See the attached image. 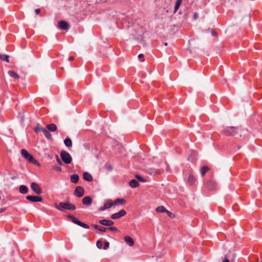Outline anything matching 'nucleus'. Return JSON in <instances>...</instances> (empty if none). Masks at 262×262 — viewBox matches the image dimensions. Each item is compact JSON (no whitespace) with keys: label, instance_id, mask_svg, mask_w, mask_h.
<instances>
[{"label":"nucleus","instance_id":"obj_1","mask_svg":"<svg viewBox=\"0 0 262 262\" xmlns=\"http://www.w3.org/2000/svg\"><path fill=\"white\" fill-rule=\"evenodd\" d=\"M55 208L60 211H63L64 210H74L76 209V206L74 204L67 202H60L59 204H55Z\"/></svg>","mask_w":262,"mask_h":262},{"label":"nucleus","instance_id":"obj_2","mask_svg":"<svg viewBox=\"0 0 262 262\" xmlns=\"http://www.w3.org/2000/svg\"><path fill=\"white\" fill-rule=\"evenodd\" d=\"M21 154L23 157L28 160L29 162L35 165H39L38 161L35 160L34 157L30 154L26 149L21 150Z\"/></svg>","mask_w":262,"mask_h":262},{"label":"nucleus","instance_id":"obj_3","mask_svg":"<svg viewBox=\"0 0 262 262\" xmlns=\"http://www.w3.org/2000/svg\"><path fill=\"white\" fill-rule=\"evenodd\" d=\"M62 161L66 164L71 163L72 158L70 154L65 150H61L60 154Z\"/></svg>","mask_w":262,"mask_h":262},{"label":"nucleus","instance_id":"obj_4","mask_svg":"<svg viewBox=\"0 0 262 262\" xmlns=\"http://www.w3.org/2000/svg\"><path fill=\"white\" fill-rule=\"evenodd\" d=\"M67 217L71 220V221L74 224L83 227L85 229H89V226L84 223L79 221L76 217L71 214L67 215Z\"/></svg>","mask_w":262,"mask_h":262},{"label":"nucleus","instance_id":"obj_5","mask_svg":"<svg viewBox=\"0 0 262 262\" xmlns=\"http://www.w3.org/2000/svg\"><path fill=\"white\" fill-rule=\"evenodd\" d=\"M224 134L227 136H234L237 134V127L234 126H228L223 130Z\"/></svg>","mask_w":262,"mask_h":262},{"label":"nucleus","instance_id":"obj_6","mask_svg":"<svg viewBox=\"0 0 262 262\" xmlns=\"http://www.w3.org/2000/svg\"><path fill=\"white\" fill-rule=\"evenodd\" d=\"M31 188L37 194H40L42 192L41 188L39 185L35 182L31 183Z\"/></svg>","mask_w":262,"mask_h":262},{"label":"nucleus","instance_id":"obj_7","mask_svg":"<svg viewBox=\"0 0 262 262\" xmlns=\"http://www.w3.org/2000/svg\"><path fill=\"white\" fill-rule=\"evenodd\" d=\"M126 214V212L124 209H122L120 210L118 212L112 214L111 217L113 220L118 219L124 216Z\"/></svg>","mask_w":262,"mask_h":262},{"label":"nucleus","instance_id":"obj_8","mask_svg":"<svg viewBox=\"0 0 262 262\" xmlns=\"http://www.w3.org/2000/svg\"><path fill=\"white\" fill-rule=\"evenodd\" d=\"M84 193V190L81 186H77L74 191V195L78 198L82 197Z\"/></svg>","mask_w":262,"mask_h":262},{"label":"nucleus","instance_id":"obj_9","mask_svg":"<svg viewBox=\"0 0 262 262\" xmlns=\"http://www.w3.org/2000/svg\"><path fill=\"white\" fill-rule=\"evenodd\" d=\"M26 199L32 202H41L42 201V198L41 196L35 195H27Z\"/></svg>","mask_w":262,"mask_h":262},{"label":"nucleus","instance_id":"obj_10","mask_svg":"<svg viewBox=\"0 0 262 262\" xmlns=\"http://www.w3.org/2000/svg\"><path fill=\"white\" fill-rule=\"evenodd\" d=\"M206 187L209 190H214L216 188V183L212 180L208 181L206 184Z\"/></svg>","mask_w":262,"mask_h":262},{"label":"nucleus","instance_id":"obj_11","mask_svg":"<svg viewBox=\"0 0 262 262\" xmlns=\"http://www.w3.org/2000/svg\"><path fill=\"white\" fill-rule=\"evenodd\" d=\"M126 203V201L122 198H118L116 199L114 202L113 203H109V206H113V205H117L118 204L123 205Z\"/></svg>","mask_w":262,"mask_h":262},{"label":"nucleus","instance_id":"obj_12","mask_svg":"<svg viewBox=\"0 0 262 262\" xmlns=\"http://www.w3.org/2000/svg\"><path fill=\"white\" fill-rule=\"evenodd\" d=\"M99 223L102 225L105 226H111L114 225V223L112 220L103 219L99 221Z\"/></svg>","mask_w":262,"mask_h":262},{"label":"nucleus","instance_id":"obj_13","mask_svg":"<svg viewBox=\"0 0 262 262\" xmlns=\"http://www.w3.org/2000/svg\"><path fill=\"white\" fill-rule=\"evenodd\" d=\"M59 28L61 30H66L69 28V24L64 20H61L58 23Z\"/></svg>","mask_w":262,"mask_h":262},{"label":"nucleus","instance_id":"obj_14","mask_svg":"<svg viewBox=\"0 0 262 262\" xmlns=\"http://www.w3.org/2000/svg\"><path fill=\"white\" fill-rule=\"evenodd\" d=\"M185 180L190 185H192L195 182V178L189 174L185 178Z\"/></svg>","mask_w":262,"mask_h":262},{"label":"nucleus","instance_id":"obj_15","mask_svg":"<svg viewBox=\"0 0 262 262\" xmlns=\"http://www.w3.org/2000/svg\"><path fill=\"white\" fill-rule=\"evenodd\" d=\"M92 199L90 196L84 197L82 200V203L87 206H90L92 204Z\"/></svg>","mask_w":262,"mask_h":262},{"label":"nucleus","instance_id":"obj_16","mask_svg":"<svg viewBox=\"0 0 262 262\" xmlns=\"http://www.w3.org/2000/svg\"><path fill=\"white\" fill-rule=\"evenodd\" d=\"M83 178L84 180L91 182L93 181V177L92 175L88 172H84L83 173Z\"/></svg>","mask_w":262,"mask_h":262},{"label":"nucleus","instance_id":"obj_17","mask_svg":"<svg viewBox=\"0 0 262 262\" xmlns=\"http://www.w3.org/2000/svg\"><path fill=\"white\" fill-rule=\"evenodd\" d=\"M124 241L126 244H127L129 246H133L134 244V242L133 239L130 237L129 236H125L124 238Z\"/></svg>","mask_w":262,"mask_h":262},{"label":"nucleus","instance_id":"obj_18","mask_svg":"<svg viewBox=\"0 0 262 262\" xmlns=\"http://www.w3.org/2000/svg\"><path fill=\"white\" fill-rule=\"evenodd\" d=\"M156 211L159 213H163V212H166L167 214L168 213H170V212L168 211L164 206H160L158 207L156 209Z\"/></svg>","mask_w":262,"mask_h":262},{"label":"nucleus","instance_id":"obj_19","mask_svg":"<svg viewBox=\"0 0 262 262\" xmlns=\"http://www.w3.org/2000/svg\"><path fill=\"white\" fill-rule=\"evenodd\" d=\"M28 191V188L27 187V186L24 185H21L19 187V192L23 194H26Z\"/></svg>","mask_w":262,"mask_h":262},{"label":"nucleus","instance_id":"obj_20","mask_svg":"<svg viewBox=\"0 0 262 262\" xmlns=\"http://www.w3.org/2000/svg\"><path fill=\"white\" fill-rule=\"evenodd\" d=\"M92 226L96 230H98L101 232H106L107 230H108L107 228L102 227L100 226H99L98 225L93 224Z\"/></svg>","mask_w":262,"mask_h":262},{"label":"nucleus","instance_id":"obj_21","mask_svg":"<svg viewBox=\"0 0 262 262\" xmlns=\"http://www.w3.org/2000/svg\"><path fill=\"white\" fill-rule=\"evenodd\" d=\"M70 180L72 183L76 184L79 180V176L77 174H72L70 177Z\"/></svg>","mask_w":262,"mask_h":262},{"label":"nucleus","instance_id":"obj_22","mask_svg":"<svg viewBox=\"0 0 262 262\" xmlns=\"http://www.w3.org/2000/svg\"><path fill=\"white\" fill-rule=\"evenodd\" d=\"M46 128L50 132H55L57 130V126L54 123L47 124Z\"/></svg>","mask_w":262,"mask_h":262},{"label":"nucleus","instance_id":"obj_23","mask_svg":"<svg viewBox=\"0 0 262 262\" xmlns=\"http://www.w3.org/2000/svg\"><path fill=\"white\" fill-rule=\"evenodd\" d=\"M110 202H112V201L111 200L107 201V202L105 203V204L103 206H101V207H100L99 208L98 210L99 211H104V210L108 208L111 207L112 206H109Z\"/></svg>","mask_w":262,"mask_h":262},{"label":"nucleus","instance_id":"obj_24","mask_svg":"<svg viewBox=\"0 0 262 262\" xmlns=\"http://www.w3.org/2000/svg\"><path fill=\"white\" fill-rule=\"evenodd\" d=\"M64 144L67 147H71L72 146V142L71 139L69 137H67L64 140Z\"/></svg>","mask_w":262,"mask_h":262},{"label":"nucleus","instance_id":"obj_25","mask_svg":"<svg viewBox=\"0 0 262 262\" xmlns=\"http://www.w3.org/2000/svg\"><path fill=\"white\" fill-rule=\"evenodd\" d=\"M8 74L10 77L14 78V80H18L19 76L16 73L14 72V71H9L8 72Z\"/></svg>","mask_w":262,"mask_h":262},{"label":"nucleus","instance_id":"obj_26","mask_svg":"<svg viewBox=\"0 0 262 262\" xmlns=\"http://www.w3.org/2000/svg\"><path fill=\"white\" fill-rule=\"evenodd\" d=\"M42 132H43L46 138L48 140H51L52 139V135L50 134V133L49 132V130L46 129H42Z\"/></svg>","mask_w":262,"mask_h":262},{"label":"nucleus","instance_id":"obj_27","mask_svg":"<svg viewBox=\"0 0 262 262\" xmlns=\"http://www.w3.org/2000/svg\"><path fill=\"white\" fill-rule=\"evenodd\" d=\"M129 185L132 188H136L139 186V184L136 180L133 179L129 182Z\"/></svg>","mask_w":262,"mask_h":262},{"label":"nucleus","instance_id":"obj_28","mask_svg":"<svg viewBox=\"0 0 262 262\" xmlns=\"http://www.w3.org/2000/svg\"><path fill=\"white\" fill-rule=\"evenodd\" d=\"M209 170V168L207 166H203L201 168V174L202 177H204L205 173Z\"/></svg>","mask_w":262,"mask_h":262},{"label":"nucleus","instance_id":"obj_29","mask_svg":"<svg viewBox=\"0 0 262 262\" xmlns=\"http://www.w3.org/2000/svg\"><path fill=\"white\" fill-rule=\"evenodd\" d=\"M0 59L2 60L9 62V56L5 54H0Z\"/></svg>","mask_w":262,"mask_h":262},{"label":"nucleus","instance_id":"obj_30","mask_svg":"<svg viewBox=\"0 0 262 262\" xmlns=\"http://www.w3.org/2000/svg\"><path fill=\"white\" fill-rule=\"evenodd\" d=\"M182 0H177L175 6H174V12H176L177 11L178 9L179 8L181 3H182Z\"/></svg>","mask_w":262,"mask_h":262},{"label":"nucleus","instance_id":"obj_31","mask_svg":"<svg viewBox=\"0 0 262 262\" xmlns=\"http://www.w3.org/2000/svg\"><path fill=\"white\" fill-rule=\"evenodd\" d=\"M34 130L36 133H38L42 131V129L40 128V126L39 123H37L36 124V126L34 128Z\"/></svg>","mask_w":262,"mask_h":262},{"label":"nucleus","instance_id":"obj_32","mask_svg":"<svg viewBox=\"0 0 262 262\" xmlns=\"http://www.w3.org/2000/svg\"><path fill=\"white\" fill-rule=\"evenodd\" d=\"M136 178L140 182H146V180H145L144 178H143L141 176L139 175V174H136Z\"/></svg>","mask_w":262,"mask_h":262},{"label":"nucleus","instance_id":"obj_33","mask_svg":"<svg viewBox=\"0 0 262 262\" xmlns=\"http://www.w3.org/2000/svg\"><path fill=\"white\" fill-rule=\"evenodd\" d=\"M108 230H111L114 232H117L118 231V229L116 227H107Z\"/></svg>","mask_w":262,"mask_h":262},{"label":"nucleus","instance_id":"obj_34","mask_svg":"<svg viewBox=\"0 0 262 262\" xmlns=\"http://www.w3.org/2000/svg\"><path fill=\"white\" fill-rule=\"evenodd\" d=\"M96 246L98 249H101L102 248V243L100 241H98L96 243Z\"/></svg>","mask_w":262,"mask_h":262},{"label":"nucleus","instance_id":"obj_35","mask_svg":"<svg viewBox=\"0 0 262 262\" xmlns=\"http://www.w3.org/2000/svg\"><path fill=\"white\" fill-rule=\"evenodd\" d=\"M110 246V243L106 241H105L104 242V246L103 247V249L104 250H106Z\"/></svg>","mask_w":262,"mask_h":262},{"label":"nucleus","instance_id":"obj_36","mask_svg":"<svg viewBox=\"0 0 262 262\" xmlns=\"http://www.w3.org/2000/svg\"><path fill=\"white\" fill-rule=\"evenodd\" d=\"M56 160L59 165H62V163L61 161L60 160V159H59V158L58 157V156L57 155L56 156Z\"/></svg>","mask_w":262,"mask_h":262},{"label":"nucleus","instance_id":"obj_37","mask_svg":"<svg viewBox=\"0 0 262 262\" xmlns=\"http://www.w3.org/2000/svg\"><path fill=\"white\" fill-rule=\"evenodd\" d=\"M53 168L55 170L58 171H61V168L58 166H53Z\"/></svg>","mask_w":262,"mask_h":262},{"label":"nucleus","instance_id":"obj_38","mask_svg":"<svg viewBox=\"0 0 262 262\" xmlns=\"http://www.w3.org/2000/svg\"><path fill=\"white\" fill-rule=\"evenodd\" d=\"M211 34L214 36H217L216 33L214 31L213 29H211Z\"/></svg>","mask_w":262,"mask_h":262},{"label":"nucleus","instance_id":"obj_39","mask_svg":"<svg viewBox=\"0 0 262 262\" xmlns=\"http://www.w3.org/2000/svg\"><path fill=\"white\" fill-rule=\"evenodd\" d=\"M35 13H36V14H39V13H40V9H36V10H35Z\"/></svg>","mask_w":262,"mask_h":262},{"label":"nucleus","instance_id":"obj_40","mask_svg":"<svg viewBox=\"0 0 262 262\" xmlns=\"http://www.w3.org/2000/svg\"><path fill=\"white\" fill-rule=\"evenodd\" d=\"M144 57V55L143 54H140L139 55H138V58L139 59H142V58Z\"/></svg>","mask_w":262,"mask_h":262},{"label":"nucleus","instance_id":"obj_41","mask_svg":"<svg viewBox=\"0 0 262 262\" xmlns=\"http://www.w3.org/2000/svg\"><path fill=\"white\" fill-rule=\"evenodd\" d=\"M6 210V208H0V213H3Z\"/></svg>","mask_w":262,"mask_h":262},{"label":"nucleus","instance_id":"obj_42","mask_svg":"<svg viewBox=\"0 0 262 262\" xmlns=\"http://www.w3.org/2000/svg\"><path fill=\"white\" fill-rule=\"evenodd\" d=\"M222 262H229V260L227 257H225L223 260Z\"/></svg>","mask_w":262,"mask_h":262},{"label":"nucleus","instance_id":"obj_43","mask_svg":"<svg viewBox=\"0 0 262 262\" xmlns=\"http://www.w3.org/2000/svg\"><path fill=\"white\" fill-rule=\"evenodd\" d=\"M74 59V57L73 56H70L69 58V61H72Z\"/></svg>","mask_w":262,"mask_h":262},{"label":"nucleus","instance_id":"obj_44","mask_svg":"<svg viewBox=\"0 0 262 262\" xmlns=\"http://www.w3.org/2000/svg\"><path fill=\"white\" fill-rule=\"evenodd\" d=\"M194 18H196V17H197V14H196V13H195L194 14Z\"/></svg>","mask_w":262,"mask_h":262},{"label":"nucleus","instance_id":"obj_45","mask_svg":"<svg viewBox=\"0 0 262 262\" xmlns=\"http://www.w3.org/2000/svg\"><path fill=\"white\" fill-rule=\"evenodd\" d=\"M164 45L165 46H167V42L164 43Z\"/></svg>","mask_w":262,"mask_h":262},{"label":"nucleus","instance_id":"obj_46","mask_svg":"<svg viewBox=\"0 0 262 262\" xmlns=\"http://www.w3.org/2000/svg\"><path fill=\"white\" fill-rule=\"evenodd\" d=\"M171 214V213H168V214H167V215L170 216Z\"/></svg>","mask_w":262,"mask_h":262},{"label":"nucleus","instance_id":"obj_47","mask_svg":"<svg viewBox=\"0 0 262 262\" xmlns=\"http://www.w3.org/2000/svg\"><path fill=\"white\" fill-rule=\"evenodd\" d=\"M260 262H262V259H261V260L260 261Z\"/></svg>","mask_w":262,"mask_h":262}]
</instances>
